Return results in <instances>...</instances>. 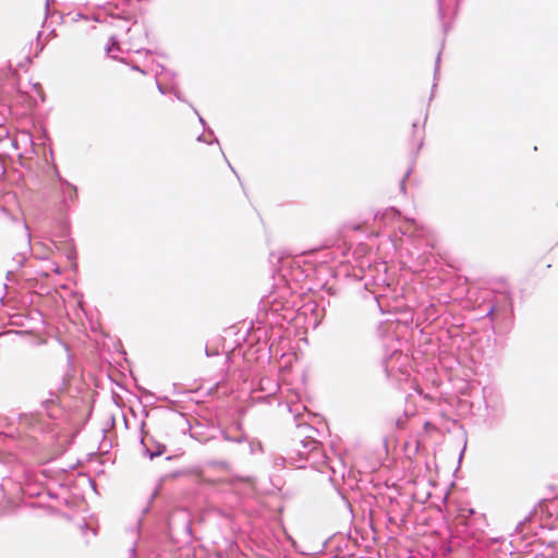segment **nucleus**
<instances>
[{"instance_id": "f257e3e1", "label": "nucleus", "mask_w": 558, "mask_h": 558, "mask_svg": "<svg viewBox=\"0 0 558 558\" xmlns=\"http://www.w3.org/2000/svg\"><path fill=\"white\" fill-rule=\"evenodd\" d=\"M135 74L144 75V72L140 70L137 66L124 68L120 72V81L125 86H132L134 84L133 76Z\"/></svg>"}, {"instance_id": "f03ea898", "label": "nucleus", "mask_w": 558, "mask_h": 558, "mask_svg": "<svg viewBox=\"0 0 558 558\" xmlns=\"http://www.w3.org/2000/svg\"><path fill=\"white\" fill-rule=\"evenodd\" d=\"M210 465L225 471L230 470V463L227 461H214L210 463Z\"/></svg>"}]
</instances>
